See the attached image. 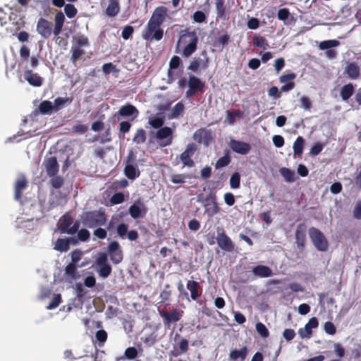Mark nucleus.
Wrapping results in <instances>:
<instances>
[{
	"label": "nucleus",
	"mask_w": 361,
	"mask_h": 361,
	"mask_svg": "<svg viewBox=\"0 0 361 361\" xmlns=\"http://www.w3.org/2000/svg\"><path fill=\"white\" fill-rule=\"evenodd\" d=\"M290 12L288 8H281L278 11L277 16L281 20H286L288 18Z\"/></svg>",
	"instance_id": "nucleus-58"
},
{
	"label": "nucleus",
	"mask_w": 361,
	"mask_h": 361,
	"mask_svg": "<svg viewBox=\"0 0 361 361\" xmlns=\"http://www.w3.org/2000/svg\"><path fill=\"white\" fill-rule=\"evenodd\" d=\"M147 212V207L140 200L136 201L129 207V214L135 219L145 216Z\"/></svg>",
	"instance_id": "nucleus-14"
},
{
	"label": "nucleus",
	"mask_w": 361,
	"mask_h": 361,
	"mask_svg": "<svg viewBox=\"0 0 361 361\" xmlns=\"http://www.w3.org/2000/svg\"><path fill=\"white\" fill-rule=\"evenodd\" d=\"M66 274L67 276L75 278L76 274V266L75 264H69L66 268Z\"/></svg>",
	"instance_id": "nucleus-59"
},
{
	"label": "nucleus",
	"mask_w": 361,
	"mask_h": 361,
	"mask_svg": "<svg viewBox=\"0 0 361 361\" xmlns=\"http://www.w3.org/2000/svg\"><path fill=\"white\" fill-rule=\"evenodd\" d=\"M253 44L263 49H267L269 47L268 42L262 37H255L253 39Z\"/></svg>",
	"instance_id": "nucleus-45"
},
{
	"label": "nucleus",
	"mask_w": 361,
	"mask_h": 361,
	"mask_svg": "<svg viewBox=\"0 0 361 361\" xmlns=\"http://www.w3.org/2000/svg\"><path fill=\"white\" fill-rule=\"evenodd\" d=\"M148 123L155 129L162 128L164 121L162 118L158 116H150L148 119Z\"/></svg>",
	"instance_id": "nucleus-40"
},
{
	"label": "nucleus",
	"mask_w": 361,
	"mask_h": 361,
	"mask_svg": "<svg viewBox=\"0 0 361 361\" xmlns=\"http://www.w3.org/2000/svg\"><path fill=\"white\" fill-rule=\"evenodd\" d=\"M279 172L287 183H293L295 180V172L293 171L282 167L279 169Z\"/></svg>",
	"instance_id": "nucleus-32"
},
{
	"label": "nucleus",
	"mask_w": 361,
	"mask_h": 361,
	"mask_svg": "<svg viewBox=\"0 0 361 361\" xmlns=\"http://www.w3.org/2000/svg\"><path fill=\"white\" fill-rule=\"evenodd\" d=\"M81 220L85 226L94 228L104 225L106 219L103 212L94 211L84 214Z\"/></svg>",
	"instance_id": "nucleus-2"
},
{
	"label": "nucleus",
	"mask_w": 361,
	"mask_h": 361,
	"mask_svg": "<svg viewBox=\"0 0 361 361\" xmlns=\"http://www.w3.org/2000/svg\"><path fill=\"white\" fill-rule=\"evenodd\" d=\"M159 25L148 23L147 27L142 34V37L146 40H160L163 37V30Z\"/></svg>",
	"instance_id": "nucleus-7"
},
{
	"label": "nucleus",
	"mask_w": 361,
	"mask_h": 361,
	"mask_svg": "<svg viewBox=\"0 0 361 361\" xmlns=\"http://www.w3.org/2000/svg\"><path fill=\"white\" fill-rule=\"evenodd\" d=\"M252 272L255 275L259 277H269L272 275L271 269L263 265H258L252 269Z\"/></svg>",
	"instance_id": "nucleus-27"
},
{
	"label": "nucleus",
	"mask_w": 361,
	"mask_h": 361,
	"mask_svg": "<svg viewBox=\"0 0 361 361\" xmlns=\"http://www.w3.org/2000/svg\"><path fill=\"white\" fill-rule=\"evenodd\" d=\"M65 16L62 11H59L54 16V35L58 36L62 30L65 22Z\"/></svg>",
	"instance_id": "nucleus-23"
},
{
	"label": "nucleus",
	"mask_w": 361,
	"mask_h": 361,
	"mask_svg": "<svg viewBox=\"0 0 361 361\" xmlns=\"http://www.w3.org/2000/svg\"><path fill=\"white\" fill-rule=\"evenodd\" d=\"M71 243H75L73 238H69L68 239L59 238L55 243L54 249L60 252H66L69 249Z\"/></svg>",
	"instance_id": "nucleus-24"
},
{
	"label": "nucleus",
	"mask_w": 361,
	"mask_h": 361,
	"mask_svg": "<svg viewBox=\"0 0 361 361\" xmlns=\"http://www.w3.org/2000/svg\"><path fill=\"white\" fill-rule=\"evenodd\" d=\"M300 102L301 108H302L303 109H305L306 111L310 110V108L312 106V102L308 97H305V96L302 97L300 99Z\"/></svg>",
	"instance_id": "nucleus-55"
},
{
	"label": "nucleus",
	"mask_w": 361,
	"mask_h": 361,
	"mask_svg": "<svg viewBox=\"0 0 361 361\" xmlns=\"http://www.w3.org/2000/svg\"><path fill=\"white\" fill-rule=\"evenodd\" d=\"M198 37L195 30H182L177 42L176 52L189 58L197 48Z\"/></svg>",
	"instance_id": "nucleus-1"
},
{
	"label": "nucleus",
	"mask_w": 361,
	"mask_h": 361,
	"mask_svg": "<svg viewBox=\"0 0 361 361\" xmlns=\"http://www.w3.org/2000/svg\"><path fill=\"white\" fill-rule=\"evenodd\" d=\"M124 355L126 358L133 360L137 356V350L134 347H129L126 349Z\"/></svg>",
	"instance_id": "nucleus-53"
},
{
	"label": "nucleus",
	"mask_w": 361,
	"mask_h": 361,
	"mask_svg": "<svg viewBox=\"0 0 361 361\" xmlns=\"http://www.w3.org/2000/svg\"><path fill=\"white\" fill-rule=\"evenodd\" d=\"M124 201V195L121 192L114 194L111 198V202L114 204L122 203Z\"/></svg>",
	"instance_id": "nucleus-62"
},
{
	"label": "nucleus",
	"mask_w": 361,
	"mask_h": 361,
	"mask_svg": "<svg viewBox=\"0 0 361 361\" xmlns=\"http://www.w3.org/2000/svg\"><path fill=\"white\" fill-rule=\"evenodd\" d=\"M174 130L170 127H162L157 130L154 138L161 147H165L172 144Z\"/></svg>",
	"instance_id": "nucleus-3"
},
{
	"label": "nucleus",
	"mask_w": 361,
	"mask_h": 361,
	"mask_svg": "<svg viewBox=\"0 0 361 361\" xmlns=\"http://www.w3.org/2000/svg\"><path fill=\"white\" fill-rule=\"evenodd\" d=\"M218 229L216 242L219 247L228 252H231L233 250L234 245L231 238L226 235L223 230Z\"/></svg>",
	"instance_id": "nucleus-12"
},
{
	"label": "nucleus",
	"mask_w": 361,
	"mask_h": 361,
	"mask_svg": "<svg viewBox=\"0 0 361 361\" xmlns=\"http://www.w3.org/2000/svg\"><path fill=\"white\" fill-rule=\"evenodd\" d=\"M139 115V111L137 108L130 104H127L122 106L120 109L114 114V117L120 120L121 118L132 117L131 121H133Z\"/></svg>",
	"instance_id": "nucleus-8"
},
{
	"label": "nucleus",
	"mask_w": 361,
	"mask_h": 361,
	"mask_svg": "<svg viewBox=\"0 0 361 361\" xmlns=\"http://www.w3.org/2000/svg\"><path fill=\"white\" fill-rule=\"evenodd\" d=\"M224 1L225 0H215L216 13L219 18H222L225 14Z\"/></svg>",
	"instance_id": "nucleus-47"
},
{
	"label": "nucleus",
	"mask_w": 361,
	"mask_h": 361,
	"mask_svg": "<svg viewBox=\"0 0 361 361\" xmlns=\"http://www.w3.org/2000/svg\"><path fill=\"white\" fill-rule=\"evenodd\" d=\"M37 32L44 39H48L54 33L53 24L47 19L41 18L37 23Z\"/></svg>",
	"instance_id": "nucleus-9"
},
{
	"label": "nucleus",
	"mask_w": 361,
	"mask_h": 361,
	"mask_svg": "<svg viewBox=\"0 0 361 361\" xmlns=\"http://www.w3.org/2000/svg\"><path fill=\"white\" fill-rule=\"evenodd\" d=\"M133 31L134 29L132 26H126L122 30L121 36L124 39H128L133 33Z\"/></svg>",
	"instance_id": "nucleus-56"
},
{
	"label": "nucleus",
	"mask_w": 361,
	"mask_h": 361,
	"mask_svg": "<svg viewBox=\"0 0 361 361\" xmlns=\"http://www.w3.org/2000/svg\"><path fill=\"white\" fill-rule=\"evenodd\" d=\"M27 182L23 176L18 178L15 183V199L20 200L23 190L27 187Z\"/></svg>",
	"instance_id": "nucleus-22"
},
{
	"label": "nucleus",
	"mask_w": 361,
	"mask_h": 361,
	"mask_svg": "<svg viewBox=\"0 0 361 361\" xmlns=\"http://www.w3.org/2000/svg\"><path fill=\"white\" fill-rule=\"evenodd\" d=\"M353 217L357 219H361V200L356 202L353 209Z\"/></svg>",
	"instance_id": "nucleus-64"
},
{
	"label": "nucleus",
	"mask_w": 361,
	"mask_h": 361,
	"mask_svg": "<svg viewBox=\"0 0 361 361\" xmlns=\"http://www.w3.org/2000/svg\"><path fill=\"white\" fill-rule=\"evenodd\" d=\"M354 86L349 83L342 87L341 90V97L343 100H348L353 94Z\"/></svg>",
	"instance_id": "nucleus-29"
},
{
	"label": "nucleus",
	"mask_w": 361,
	"mask_h": 361,
	"mask_svg": "<svg viewBox=\"0 0 361 361\" xmlns=\"http://www.w3.org/2000/svg\"><path fill=\"white\" fill-rule=\"evenodd\" d=\"M44 166L47 172V174L49 176H54L57 175L59 172V164L56 158L51 157L46 159L44 161Z\"/></svg>",
	"instance_id": "nucleus-15"
},
{
	"label": "nucleus",
	"mask_w": 361,
	"mask_h": 361,
	"mask_svg": "<svg viewBox=\"0 0 361 361\" xmlns=\"http://www.w3.org/2000/svg\"><path fill=\"white\" fill-rule=\"evenodd\" d=\"M228 145L233 152L241 155H246L251 150L249 143L235 139H231Z\"/></svg>",
	"instance_id": "nucleus-11"
},
{
	"label": "nucleus",
	"mask_w": 361,
	"mask_h": 361,
	"mask_svg": "<svg viewBox=\"0 0 361 361\" xmlns=\"http://www.w3.org/2000/svg\"><path fill=\"white\" fill-rule=\"evenodd\" d=\"M204 85V83L198 78L194 75L190 76L188 80V86L190 88H192L197 91L201 90Z\"/></svg>",
	"instance_id": "nucleus-36"
},
{
	"label": "nucleus",
	"mask_w": 361,
	"mask_h": 361,
	"mask_svg": "<svg viewBox=\"0 0 361 361\" xmlns=\"http://www.w3.org/2000/svg\"><path fill=\"white\" fill-rule=\"evenodd\" d=\"M256 331L262 338H267L269 335V332L266 326L262 322H257L256 324Z\"/></svg>",
	"instance_id": "nucleus-46"
},
{
	"label": "nucleus",
	"mask_w": 361,
	"mask_h": 361,
	"mask_svg": "<svg viewBox=\"0 0 361 361\" xmlns=\"http://www.w3.org/2000/svg\"><path fill=\"white\" fill-rule=\"evenodd\" d=\"M50 183L54 188L59 189L63 184V178L59 176L55 175L51 177Z\"/></svg>",
	"instance_id": "nucleus-48"
},
{
	"label": "nucleus",
	"mask_w": 361,
	"mask_h": 361,
	"mask_svg": "<svg viewBox=\"0 0 361 361\" xmlns=\"http://www.w3.org/2000/svg\"><path fill=\"white\" fill-rule=\"evenodd\" d=\"M61 301V295L60 294H54L51 302L47 307V310H53V309L56 308L59 305Z\"/></svg>",
	"instance_id": "nucleus-49"
},
{
	"label": "nucleus",
	"mask_w": 361,
	"mask_h": 361,
	"mask_svg": "<svg viewBox=\"0 0 361 361\" xmlns=\"http://www.w3.org/2000/svg\"><path fill=\"white\" fill-rule=\"evenodd\" d=\"M304 142L305 140L302 137L299 136L297 137L293 144V152L295 155L302 154L303 151Z\"/></svg>",
	"instance_id": "nucleus-38"
},
{
	"label": "nucleus",
	"mask_w": 361,
	"mask_h": 361,
	"mask_svg": "<svg viewBox=\"0 0 361 361\" xmlns=\"http://www.w3.org/2000/svg\"><path fill=\"white\" fill-rule=\"evenodd\" d=\"M71 61L75 63L83 54H85V51L82 48L77 47L75 44H73L71 49Z\"/></svg>",
	"instance_id": "nucleus-34"
},
{
	"label": "nucleus",
	"mask_w": 361,
	"mask_h": 361,
	"mask_svg": "<svg viewBox=\"0 0 361 361\" xmlns=\"http://www.w3.org/2000/svg\"><path fill=\"white\" fill-rule=\"evenodd\" d=\"M54 109V105L49 101L42 102L39 106L40 112L43 114H49Z\"/></svg>",
	"instance_id": "nucleus-42"
},
{
	"label": "nucleus",
	"mask_w": 361,
	"mask_h": 361,
	"mask_svg": "<svg viewBox=\"0 0 361 361\" xmlns=\"http://www.w3.org/2000/svg\"><path fill=\"white\" fill-rule=\"evenodd\" d=\"M71 100L68 98L58 97L54 100V107L56 110L59 109L66 103H71Z\"/></svg>",
	"instance_id": "nucleus-54"
},
{
	"label": "nucleus",
	"mask_w": 361,
	"mask_h": 361,
	"mask_svg": "<svg viewBox=\"0 0 361 361\" xmlns=\"http://www.w3.org/2000/svg\"><path fill=\"white\" fill-rule=\"evenodd\" d=\"M73 224V219L68 215L63 216L59 221V229L63 233L74 234L80 227L79 222Z\"/></svg>",
	"instance_id": "nucleus-6"
},
{
	"label": "nucleus",
	"mask_w": 361,
	"mask_h": 361,
	"mask_svg": "<svg viewBox=\"0 0 361 361\" xmlns=\"http://www.w3.org/2000/svg\"><path fill=\"white\" fill-rule=\"evenodd\" d=\"M160 315L164 319L165 325H169L171 322H176L181 317V313L177 310H173L171 313H169L165 310L160 312Z\"/></svg>",
	"instance_id": "nucleus-21"
},
{
	"label": "nucleus",
	"mask_w": 361,
	"mask_h": 361,
	"mask_svg": "<svg viewBox=\"0 0 361 361\" xmlns=\"http://www.w3.org/2000/svg\"><path fill=\"white\" fill-rule=\"evenodd\" d=\"M184 111V105L182 102L177 103L171 109V115L169 116L170 118H178Z\"/></svg>",
	"instance_id": "nucleus-39"
},
{
	"label": "nucleus",
	"mask_w": 361,
	"mask_h": 361,
	"mask_svg": "<svg viewBox=\"0 0 361 361\" xmlns=\"http://www.w3.org/2000/svg\"><path fill=\"white\" fill-rule=\"evenodd\" d=\"M283 336L287 341H290L295 336V333L293 329H286L283 332Z\"/></svg>",
	"instance_id": "nucleus-60"
},
{
	"label": "nucleus",
	"mask_w": 361,
	"mask_h": 361,
	"mask_svg": "<svg viewBox=\"0 0 361 361\" xmlns=\"http://www.w3.org/2000/svg\"><path fill=\"white\" fill-rule=\"evenodd\" d=\"M108 252L110 254L111 260L116 264L120 263L123 259V254L120 245L116 241H113L108 246Z\"/></svg>",
	"instance_id": "nucleus-13"
},
{
	"label": "nucleus",
	"mask_w": 361,
	"mask_h": 361,
	"mask_svg": "<svg viewBox=\"0 0 361 361\" xmlns=\"http://www.w3.org/2000/svg\"><path fill=\"white\" fill-rule=\"evenodd\" d=\"M193 20L196 23H203L206 20V16L202 11H196L192 16Z\"/></svg>",
	"instance_id": "nucleus-57"
},
{
	"label": "nucleus",
	"mask_w": 361,
	"mask_h": 361,
	"mask_svg": "<svg viewBox=\"0 0 361 361\" xmlns=\"http://www.w3.org/2000/svg\"><path fill=\"white\" fill-rule=\"evenodd\" d=\"M73 44L82 49L88 47L90 45L87 37L83 35L76 36Z\"/></svg>",
	"instance_id": "nucleus-41"
},
{
	"label": "nucleus",
	"mask_w": 361,
	"mask_h": 361,
	"mask_svg": "<svg viewBox=\"0 0 361 361\" xmlns=\"http://www.w3.org/2000/svg\"><path fill=\"white\" fill-rule=\"evenodd\" d=\"M204 206L206 207V210L210 212V215L216 214L219 209L216 203V196L214 194H210L207 197L200 200Z\"/></svg>",
	"instance_id": "nucleus-19"
},
{
	"label": "nucleus",
	"mask_w": 361,
	"mask_h": 361,
	"mask_svg": "<svg viewBox=\"0 0 361 361\" xmlns=\"http://www.w3.org/2000/svg\"><path fill=\"white\" fill-rule=\"evenodd\" d=\"M247 355V347H243L240 350H233L230 353L229 357L231 360H236L238 359H240L241 361H243Z\"/></svg>",
	"instance_id": "nucleus-28"
},
{
	"label": "nucleus",
	"mask_w": 361,
	"mask_h": 361,
	"mask_svg": "<svg viewBox=\"0 0 361 361\" xmlns=\"http://www.w3.org/2000/svg\"><path fill=\"white\" fill-rule=\"evenodd\" d=\"M231 161V159L228 156H224L219 159L215 164L216 169H220L226 166Z\"/></svg>",
	"instance_id": "nucleus-51"
},
{
	"label": "nucleus",
	"mask_w": 361,
	"mask_h": 361,
	"mask_svg": "<svg viewBox=\"0 0 361 361\" xmlns=\"http://www.w3.org/2000/svg\"><path fill=\"white\" fill-rule=\"evenodd\" d=\"M319 322L316 317L311 318L309 322L305 324L304 328H300L298 330V334L302 338H310L312 335V329L318 326Z\"/></svg>",
	"instance_id": "nucleus-16"
},
{
	"label": "nucleus",
	"mask_w": 361,
	"mask_h": 361,
	"mask_svg": "<svg viewBox=\"0 0 361 361\" xmlns=\"http://www.w3.org/2000/svg\"><path fill=\"white\" fill-rule=\"evenodd\" d=\"M24 78L30 85L39 87L42 85L43 78L38 75L37 73H33L32 71L27 70L24 72Z\"/></svg>",
	"instance_id": "nucleus-20"
},
{
	"label": "nucleus",
	"mask_w": 361,
	"mask_h": 361,
	"mask_svg": "<svg viewBox=\"0 0 361 361\" xmlns=\"http://www.w3.org/2000/svg\"><path fill=\"white\" fill-rule=\"evenodd\" d=\"M187 176L183 174H173L171 176V181L175 184L185 183Z\"/></svg>",
	"instance_id": "nucleus-52"
},
{
	"label": "nucleus",
	"mask_w": 361,
	"mask_h": 361,
	"mask_svg": "<svg viewBox=\"0 0 361 361\" xmlns=\"http://www.w3.org/2000/svg\"><path fill=\"white\" fill-rule=\"evenodd\" d=\"M295 240L298 247H302L305 242V232L301 226H298L295 232Z\"/></svg>",
	"instance_id": "nucleus-35"
},
{
	"label": "nucleus",
	"mask_w": 361,
	"mask_h": 361,
	"mask_svg": "<svg viewBox=\"0 0 361 361\" xmlns=\"http://www.w3.org/2000/svg\"><path fill=\"white\" fill-rule=\"evenodd\" d=\"M187 288L190 290L191 298L194 300H196L201 294L200 285L197 281H188L187 283Z\"/></svg>",
	"instance_id": "nucleus-26"
},
{
	"label": "nucleus",
	"mask_w": 361,
	"mask_h": 361,
	"mask_svg": "<svg viewBox=\"0 0 361 361\" xmlns=\"http://www.w3.org/2000/svg\"><path fill=\"white\" fill-rule=\"evenodd\" d=\"M230 186L233 189H237L240 187V176L239 173L235 172L232 174L230 178Z\"/></svg>",
	"instance_id": "nucleus-43"
},
{
	"label": "nucleus",
	"mask_w": 361,
	"mask_h": 361,
	"mask_svg": "<svg viewBox=\"0 0 361 361\" xmlns=\"http://www.w3.org/2000/svg\"><path fill=\"white\" fill-rule=\"evenodd\" d=\"M102 4H106L105 14L108 17H115L120 11L119 0H105Z\"/></svg>",
	"instance_id": "nucleus-18"
},
{
	"label": "nucleus",
	"mask_w": 361,
	"mask_h": 361,
	"mask_svg": "<svg viewBox=\"0 0 361 361\" xmlns=\"http://www.w3.org/2000/svg\"><path fill=\"white\" fill-rule=\"evenodd\" d=\"M128 231V226L125 224H120L117 226V233L118 235L124 238Z\"/></svg>",
	"instance_id": "nucleus-63"
},
{
	"label": "nucleus",
	"mask_w": 361,
	"mask_h": 361,
	"mask_svg": "<svg viewBox=\"0 0 361 361\" xmlns=\"http://www.w3.org/2000/svg\"><path fill=\"white\" fill-rule=\"evenodd\" d=\"M340 45V42L336 39L324 40L319 43V49L320 50H329Z\"/></svg>",
	"instance_id": "nucleus-31"
},
{
	"label": "nucleus",
	"mask_w": 361,
	"mask_h": 361,
	"mask_svg": "<svg viewBox=\"0 0 361 361\" xmlns=\"http://www.w3.org/2000/svg\"><path fill=\"white\" fill-rule=\"evenodd\" d=\"M146 140V132L142 128H139L136 130L134 137L133 138V142L137 145L142 144Z\"/></svg>",
	"instance_id": "nucleus-37"
},
{
	"label": "nucleus",
	"mask_w": 361,
	"mask_h": 361,
	"mask_svg": "<svg viewBox=\"0 0 361 361\" xmlns=\"http://www.w3.org/2000/svg\"><path fill=\"white\" fill-rule=\"evenodd\" d=\"M242 116V112L239 110H233L226 111V122L229 125H233L237 118Z\"/></svg>",
	"instance_id": "nucleus-33"
},
{
	"label": "nucleus",
	"mask_w": 361,
	"mask_h": 361,
	"mask_svg": "<svg viewBox=\"0 0 361 361\" xmlns=\"http://www.w3.org/2000/svg\"><path fill=\"white\" fill-rule=\"evenodd\" d=\"M196 150L195 145L193 143L188 144L185 151L180 154V160L183 164V167L191 168L194 166L195 163L192 159Z\"/></svg>",
	"instance_id": "nucleus-10"
},
{
	"label": "nucleus",
	"mask_w": 361,
	"mask_h": 361,
	"mask_svg": "<svg viewBox=\"0 0 361 361\" xmlns=\"http://www.w3.org/2000/svg\"><path fill=\"white\" fill-rule=\"evenodd\" d=\"M96 264L98 267L97 272L99 275L105 279L111 273V267L108 263L107 254L106 252H100L96 259Z\"/></svg>",
	"instance_id": "nucleus-5"
},
{
	"label": "nucleus",
	"mask_w": 361,
	"mask_h": 361,
	"mask_svg": "<svg viewBox=\"0 0 361 361\" xmlns=\"http://www.w3.org/2000/svg\"><path fill=\"white\" fill-rule=\"evenodd\" d=\"M345 73L349 78L355 80L360 75V67L355 63H348L345 68Z\"/></svg>",
	"instance_id": "nucleus-25"
},
{
	"label": "nucleus",
	"mask_w": 361,
	"mask_h": 361,
	"mask_svg": "<svg viewBox=\"0 0 361 361\" xmlns=\"http://www.w3.org/2000/svg\"><path fill=\"white\" fill-rule=\"evenodd\" d=\"M310 238L315 247L322 252L329 248V243L324 235L317 228L312 227L309 229Z\"/></svg>",
	"instance_id": "nucleus-4"
},
{
	"label": "nucleus",
	"mask_w": 361,
	"mask_h": 361,
	"mask_svg": "<svg viewBox=\"0 0 361 361\" xmlns=\"http://www.w3.org/2000/svg\"><path fill=\"white\" fill-rule=\"evenodd\" d=\"M167 8L164 6L157 8L148 23H154L161 25L166 18Z\"/></svg>",
	"instance_id": "nucleus-17"
},
{
	"label": "nucleus",
	"mask_w": 361,
	"mask_h": 361,
	"mask_svg": "<svg viewBox=\"0 0 361 361\" xmlns=\"http://www.w3.org/2000/svg\"><path fill=\"white\" fill-rule=\"evenodd\" d=\"M125 174L129 179H135L140 176V171L137 166L128 164L125 167Z\"/></svg>",
	"instance_id": "nucleus-30"
},
{
	"label": "nucleus",
	"mask_w": 361,
	"mask_h": 361,
	"mask_svg": "<svg viewBox=\"0 0 361 361\" xmlns=\"http://www.w3.org/2000/svg\"><path fill=\"white\" fill-rule=\"evenodd\" d=\"M64 12L68 18H72L76 16L78 11L74 5L68 4L64 6Z\"/></svg>",
	"instance_id": "nucleus-44"
},
{
	"label": "nucleus",
	"mask_w": 361,
	"mask_h": 361,
	"mask_svg": "<svg viewBox=\"0 0 361 361\" xmlns=\"http://www.w3.org/2000/svg\"><path fill=\"white\" fill-rule=\"evenodd\" d=\"M88 130V126L77 123L72 127V132L78 134H84Z\"/></svg>",
	"instance_id": "nucleus-50"
},
{
	"label": "nucleus",
	"mask_w": 361,
	"mask_h": 361,
	"mask_svg": "<svg viewBox=\"0 0 361 361\" xmlns=\"http://www.w3.org/2000/svg\"><path fill=\"white\" fill-rule=\"evenodd\" d=\"M324 331L329 335H334L336 333V328L334 324L331 322H326L324 326Z\"/></svg>",
	"instance_id": "nucleus-61"
}]
</instances>
